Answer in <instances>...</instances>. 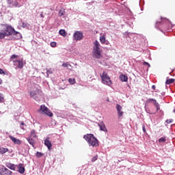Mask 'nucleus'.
<instances>
[{
    "label": "nucleus",
    "mask_w": 175,
    "mask_h": 175,
    "mask_svg": "<svg viewBox=\"0 0 175 175\" xmlns=\"http://www.w3.org/2000/svg\"><path fill=\"white\" fill-rule=\"evenodd\" d=\"M120 79L121 81H124V82L128 81V76H126L125 75H121L120 76Z\"/></svg>",
    "instance_id": "nucleus-21"
},
{
    "label": "nucleus",
    "mask_w": 175,
    "mask_h": 175,
    "mask_svg": "<svg viewBox=\"0 0 175 175\" xmlns=\"http://www.w3.org/2000/svg\"><path fill=\"white\" fill-rule=\"evenodd\" d=\"M96 161H98V155H96L92 159V162H95Z\"/></svg>",
    "instance_id": "nucleus-35"
},
{
    "label": "nucleus",
    "mask_w": 175,
    "mask_h": 175,
    "mask_svg": "<svg viewBox=\"0 0 175 175\" xmlns=\"http://www.w3.org/2000/svg\"><path fill=\"white\" fill-rule=\"evenodd\" d=\"M27 142L32 146V147H35V139H32V137H29L27 138Z\"/></svg>",
    "instance_id": "nucleus-17"
},
{
    "label": "nucleus",
    "mask_w": 175,
    "mask_h": 175,
    "mask_svg": "<svg viewBox=\"0 0 175 175\" xmlns=\"http://www.w3.org/2000/svg\"><path fill=\"white\" fill-rule=\"evenodd\" d=\"M36 157H37V158H42V157H43V153H42L40 152H37Z\"/></svg>",
    "instance_id": "nucleus-30"
},
{
    "label": "nucleus",
    "mask_w": 175,
    "mask_h": 175,
    "mask_svg": "<svg viewBox=\"0 0 175 175\" xmlns=\"http://www.w3.org/2000/svg\"><path fill=\"white\" fill-rule=\"evenodd\" d=\"M21 129H24V128H23V127H21Z\"/></svg>",
    "instance_id": "nucleus-44"
},
{
    "label": "nucleus",
    "mask_w": 175,
    "mask_h": 175,
    "mask_svg": "<svg viewBox=\"0 0 175 175\" xmlns=\"http://www.w3.org/2000/svg\"><path fill=\"white\" fill-rule=\"evenodd\" d=\"M39 111H42L43 114H46L48 117H53V116H54L53 112L50 111V109L44 105L40 106Z\"/></svg>",
    "instance_id": "nucleus-6"
},
{
    "label": "nucleus",
    "mask_w": 175,
    "mask_h": 175,
    "mask_svg": "<svg viewBox=\"0 0 175 175\" xmlns=\"http://www.w3.org/2000/svg\"><path fill=\"white\" fill-rule=\"evenodd\" d=\"M93 57L97 58V59H99L100 57H102V49H100V44L98 40H96L94 42V46H93Z\"/></svg>",
    "instance_id": "nucleus-3"
},
{
    "label": "nucleus",
    "mask_w": 175,
    "mask_h": 175,
    "mask_svg": "<svg viewBox=\"0 0 175 175\" xmlns=\"http://www.w3.org/2000/svg\"><path fill=\"white\" fill-rule=\"evenodd\" d=\"M68 81H69L70 84H75L76 83V79H75L70 78L68 79Z\"/></svg>",
    "instance_id": "nucleus-28"
},
{
    "label": "nucleus",
    "mask_w": 175,
    "mask_h": 175,
    "mask_svg": "<svg viewBox=\"0 0 175 175\" xmlns=\"http://www.w3.org/2000/svg\"><path fill=\"white\" fill-rule=\"evenodd\" d=\"M7 167L11 170H16V165L8 163L6 164Z\"/></svg>",
    "instance_id": "nucleus-19"
},
{
    "label": "nucleus",
    "mask_w": 175,
    "mask_h": 175,
    "mask_svg": "<svg viewBox=\"0 0 175 175\" xmlns=\"http://www.w3.org/2000/svg\"><path fill=\"white\" fill-rule=\"evenodd\" d=\"M10 139L12 140V142H13V143H14V144H21V140L13 136H10Z\"/></svg>",
    "instance_id": "nucleus-14"
},
{
    "label": "nucleus",
    "mask_w": 175,
    "mask_h": 175,
    "mask_svg": "<svg viewBox=\"0 0 175 175\" xmlns=\"http://www.w3.org/2000/svg\"><path fill=\"white\" fill-rule=\"evenodd\" d=\"M5 36H6L5 35V33H3V31H0V39H5Z\"/></svg>",
    "instance_id": "nucleus-27"
},
{
    "label": "nucleus",
    "mask_w": 175,
    "mask_h": 175,
    "mask_svg": "<svg viewBox=\"0 0 175 175\" xmlns=\"http://www.w3.org/2000/svg\"><path fill=\"white\" fill-rule=\"evenodd\" d=\"M100 42L102 44H105L106 43V38L103 36L100 37Z\"/></svg>",
    "instance_id": "nucleus-23"
},
{
    "label": "nucleus",
    "mask_w": 175,
    "mask_h": 175,
    "mask_svg": "<svg viewBox=\"0 0 175 175\" xmlns=\"http://www.w3.org/2000/svg\"><path fill=\"white\" fill-rule=\"evenodd\" d=\"M152 90H155V85H153L152 86Z\"/></svg>",
    "instance_id": "nucleus-41"
},
{
    "label": "nucleus",
    "mask_w": 175,
    "mask_h": 175,
    "mask_svg": "<svg viewBox=\"0 0 175 175\" xmlns=\"http://www.w3.org/2000/svg\"><path fill=\"white\" fill-rule=\"evenodd\" d=\"M40 16L42 17V18L44 17V16H43V14H40Z\"/></svg>",
    "instance_id": "nucleus-43"
},
{
    "label": "nucleus",
    "mask_w": 175,
    "mask_h": 175,
    "mask_svg": "<svg viewBox=\"0 0 175 175\" xmlns=\"http://www.w3.org/2000/svg\"><path fill=\"white\" fill-rule=\"evenodd\" d=\"M166 142V137H161L160 139H159V143H165Z\"/></svg>",
    "instance_id": "nucleus-26"
},
{
    "label": "nucleus",
    "mask_w": 175,
    "mask_h": 175,
    "mask_svg": "<svg viewBox=\"0 0 175 175\" xmlns=\"http://www.w3.org/2000/svg\"><path fill=\"white\" fill-rule=\"evenodd\" d=\"M62 66H63V68H67L69 70H72V65H70L69 62L63 63Z\"/></svg>",
    "instance_id": "nucleus-16"
},
{
    "label": "nucleus",
    "mask_w": 175,
    "mask_h": 175,
    "mask_svg": "<svg viewBox=\"0 0 175 175\" xmlns=\"http://www.w3.org/2000/svg\"><path fill=\"white\" fill-rule=\"evenodd\" d=\"M0 75H5V71H3V70L1 68H0Z\"/></svg>",
    "instance_id": "nucleus-38"
},
{
    "label": "nucleus",
    "mask_w": 175,
    "mask_h": 175,
    "mask_svg": "<svg viewBox=\"0 0 175 175\" xmlns=\"http://www.w3.org/2000/svg\"><path fill=\"white\" fill-rule=\"evenodd\" d=\"M59 35H61L62 36H66V31H65L64 29H60L59 31Z\"/></svg>",
    "instance_id": "nucleus-24"
},
{
    "label": "nucleus",
    "mask_w": 175,
    "mask_h": 175,
    "mask_svg": "<svg viewBox=\"0 0 175 175\" xmlns=\"http://www.w3.org/2000/svg\"><path fill=\"white\" fill-rule=\"evenodd\" d=\"M167 124H172L173 122V119H169L166 120Z\"/></svg>",
    "instance_id": "nucleus-36"
},
{
    "label": "nucleus",
    "mask_w": 175,
    "mask_h": 175,
    "mask_svg": "<svg viewBox=\"0 0 175 175\" xmlns=\"http://www.w3.org/2000/svg\"><path fill=\"white\" fill-rule=\"evenodd\" d=\"M40 92H42L41 90L36 89V90H33L30 92V96L35 99V98H38V94H40Z\"/></svg>",
    "instance_id": "nucleus-11"
},
{
    "label": "nucleus",
    "mask_w": 175,
    "mask_h": 175,
    "mask_svg": "<svg viewBox=\"0 0 175 175\" xmlns=\"http://www.w3.org/2000/svg\"><path fill=\"white\" fill-rule=\"evenodd\" d=\"M21 125H25L24 122H22L21 123Z\"/></svg>",
    "instance_id": "nucleus-42"
},
{
    "label": "nucleus",
    "mask_w": 175,
    "mask_h": 175,
    "mask_svg": "<svg viewBox=\"0 0 175 175\" xmlns=\"http://www.w3.org/2000/svg\"><path fill=\"white\" fill-rule=\"evenodd\" d=\"M21 129H24V128H23V127H21Z\"/></svg>",
    "instance_id": "nucleus-45"
},
{
    "label": "nucleus",
    "mask_w": 175,
    "mask_h": 175,
    "mask_svg": "<svg viewBox=\"0 0 175 175\" xmlns=\"http://www.w3.org/2000/svg\"><path fill=\"white\" fill-rule=\"evenodd\" d=\"M51 47H57V42H51L50 44Z\"/></svg>",
    "instance_id": "nucleus-34"
},
{
    "label": "nucleus",
    "mask_w": 175,
    "mask_h": 175,
    "mask_svg": "<svg viewBox=\"0 0 175 175\" xmlns=\"http://www.w3.org/2000/svg\"><path fill=\"white\" fill-rule=\"evenodd\" d=\"M18 172L21 173V174H24L25 173V167H24V164L20 163L18 165Z\"/></svg>",
    "instance_id": "nucleus-13"
},
{
    "label": "nucleus",
    "mask_w": 175,
    "mask_h": 175,
    "mask_svg": "<svg viewBox=\"0 0 175 175\" xmlns=\"http://www.w3.org/2000/svg\"><path fill=\"white\" fill-rule=\"evenodd\" d=\"M2 83H3V81H2V79L0 78V85L2 84Z\"/></svg>",
    "instance_id": "nucleus-40"
},
{
    "label": "nucleus",
    "mask_w": 175,
    "mask_h": 175,
    "mask_svg": "<svg viewBox=\"0 0 175 175\" xmlns=\"http://www.w3.org/2000/svg\"><path fill=\"white\" fill-rule=\"evenodd\" d=\"M175 79H167L165 81V84L170 85V84H173L174 83Z\"/></svg>",
    "instance_id": "nucleus-22"
},
{
    "label": "nucleus",
    "mask_w": 175,
    "mask_h": 175,
    "mask_svg": "<svg viewBox=\"0 0 175 175\" xmlns=\"http://www.w3.org/2000/svg\"><path fill=\"white\" fill-rule=\"evenodd\" d=\"M16 58H18V55H12L10 57L11 61H13V59H16Z\"/></svg>",
    "instance_id": "nucleus-32"
},
{
    "label": "nucleus",
    "mask_w": 175,
    "mask_h": 175,
    "mask_svg": "<svg viewBox=\"0 0 175 175\" xmlns=\"http://www.w3.org/2000/svg\"><path fill=\"white\" fill-rule=\"evenodd\" d=\"M144 64L145 65H148V66H150V64H148V63H147V62H145Z\"/></svg>",
    "instance_id": "nucleus-39"
},
{
    "label": "nucleus",
    "mask_w": 175,
    "mask_h": 175,
    "mask_svg": "<svg viewBox=\"0 0 175 175\" xmlns=\"http://www.w3.org/2000/svg\"><path fill=\"white\" fill-rule=\"evenodd\" d=\"M13 64L14 66H16V69H23L24 68V59H19L13 61Z\"/></svg>",
    "instance_id": "nucleus-7"
},
{
    "label": "nucleus",
    "mask_w": 175,
    "mask_h": 175,
    "mask_svg": "<svg viewBox=\"0 0 175 175\" xmlns=\"http://www.w3.org/2000/svg\"><path fill=\"white\" fill-rule=\"evenodd\" d=\"M6 152H9L8 148L0 147V154H6Z\"/></svg>",
    "instance_id": "nucleus-20"
},
{
    "label": "nucleus",
    "mask_w": 175,
    "mask_h": 175,
    "mask_svg": "<svg viewBox=\"0 0 175 175\" xmlns=\"http://www.w3.org/2000/svg\"><path fill=\"white\" fill-rule=\"evenodd\" d=\"M2 31L5 36H10L12 35H17L18 36V38H21V33H20V32H18L16 30H14V29L13 27H12V26H9L8 25H4Z\"/></svg>",
    "instance_id": "nucleus-2"
},
{
    "label": "nucleus",
    "mask_w": 175,
    "mask_h": 175,
    "mask_svg": "<svg viewBox=\"0 0 175 175\" xmlns=\"http://www.w3.org/2000/svg\"><path fill=\"white\" fill-rule=\"evenodd\" d=\"M12 171L9 170L8 168H2L0 172V175H11Z\"/></svg>",
    "instance_id": "nucleus-12"
},
{
    "label": "nucleus",
    "mask_w": 175,
    "mask_h": 175,
    "mask_svg": "<svg viewBox=\"0 0 175 175\" xmlns=\"http://www.w3.org/2000/svg\"><path fill=\"white\" fill-rule=\"evenodd\" d=\"M98 126L100 131H103V132H107V129H106V126L103 123L98 124Z\"/></svg>",
    "instance_id": "nucleus-18"
},
{
    "label": "nucleus",
    "mask_w": 175,
    "mask_h": 175,
    "mask_svg": "<svg viewBox=\"0 0 175 175\" xmlns=\"http://www.w3.org/2000/svg\"><path fill=\"white\" fill-rule=\"evenodd\" d=\"M29 137H36V132L35 131V130H32L31 131V135Z\"/></svg>",
    "instance_id": "nucleus-25"
},
{
    "label": "nucleus",
    "mask_w": 175,
    "mask_h": 175,
    "mask_svg": "<svg viewBox=\"0 0 175 175\" xmlns=\"http://www.w3.org/2000/svg\"><path fill=\"white\" fill-rule=\"evenodd\" d=\"M83 139L88 143L90 147H98L99 141L94 136L93 134H87L83 136Z\"/></svg>",
    "instance_id": "nucleus-1"
},
{
    "label": "nucleus",
    "mask_w": 175,
    "mask_h": 175,
    "mask_svg": "<svg viewBox=\"0 0 175 175\" xmlns=\"http://www.w3.org/2000/svg\"><path fill=\"white\" fill-rule=\"evenodd\" d=\"M84 38V36L83 34V32L77 31L75 32L73 35V39L74 40H76L77 42H79V40H83V38Z\"/></svg>",
    "instance_id": "nucleus-9"
},
{
    "label": "nucleus",
    "mask_w": 175,
    "mask_h": 175,
    "mask_svg": "<svg viewBox=\"0 0 175 175\" xmlns=\"http://www.w3.org/2000/svg\"><path fill=\"white\" fill-rule=\"evenodd\" d=\"M151 102H152L154 106H155L157 109L154 112H152V111L149 110V114H155V113H157V111H158L159 110V109H161V107H159V103H158V102H157V100H155L154 98L147 99V100L146 102V105H149V103H151Z\"/></svg>",
    "instance_id": "nucleus-4"
},
{
    "label": "nucleus",
    "mask_w": 175,
    "mask_h": 175,
    "mask_svg": "<svg viewBox=\"0 0 175 175\" xmlns=\"http://www.w3.org/2000/svg\"><path fill=\"white\" fill-rule=\"evenodd\" d=\"M142 131L144 133H146V132H147V131L146 130V126H144V124H143V126H142Z\"/></svg>",
    "instance_id": "nucleus-37"
},
{
    "label": "nucleus",
    "mask_w": 175,
    "mask_h": 175,
    "mask_svg": "<svg viewBox=\"0 0 175 175\" xmlns=\"http://www.w3.org/2000/svg\"><path fill=\"white\" fill-rule=\"evenodd\" d=\"M65 15V10H60L59 12V17H62V16H64Z\"/></svg>",
    "instance_id": "nucleus-31"
},
{
    "label": "nucleus",
    "mask_w": 175,
    "mask_h": 175,
    "mask_svg": "<svg viewBox=\"0 0 175 175\" xmlns=\"http://www.w3.org/2000/svg\"><path fill=\"white\" fill-rule=\"evenodd\" d=\"M44 145L48 148L49 150H51L53 145L51 144V142L49 140V138L44 141Z\"/></svg>",
    "instance_id": "nucleus-15"
},
{
    "label": "nucleus",
    "mask_w": 175,
    "mask_h": 175,
    "mask_svg": "<svg viewBox=\"0 0 175 175\" xmlns=\"http://www.w3.org/2000/svg\"><path fill=\"white\" fill-rule=\"evenodd\" d=\"M100 77L102 79L103 84L109 86L111 85V80L110 79V77L107 75L106 72H103V75H100Z\"/></svg>",
    "instance_id": "nucleus-5"
},
{
    "label": "nucleus",
    "mask_w": 175,
    "mask_h": 175,
    "mask_svg": "<svg viewBox=\"0 0 175 175\" xmlns=\"http://www.w3.org/2000/svg\"><path fill=\"white\" fill-rule=\"evenodd\" d=\"M5 99L3 98V94H0V103H3Z\"/></svg>",
    "instance_id": "nucleus-33"
},
{
    "label": "nucleus",
    "mask_w": 175,
    "mask_h": 175,
    "mask_svg": "<svg viewBox=\"0 0 175 175\" xmlns=\"http://www.w3.org/2000/svg\"><path fill=\"white\" fill-rule=\"evenodd\" d=\"M116 110L118 111V116L120 118L122 117L124 115V111H122V107L120 104L116 105Z\"/></svg>",
    "instance_id": "nucleus-10"
},
{
    "label": "nucleus",
    "mask_w": 175,
    "mask_h": 175,
    "mask_svg": "<svg viewBox=\"0 0 175 175\" xmlns=\"http://www.w3.org/2000/svg\"><path fill=\"white\" fill-rule=\"evenodd\" d=\"M22 27H23V28H27V27H29V24H28V23L23 22L22 23Z\"/></svg>",
    "instance_id": "nucleus-29"
},
{
    "label": "nucleus",
    "mask_w": 175,
    "mask_h": 175,
    "mask_svg": "<svg viewBox=\"0 0 175 175\" xmlns=\"http://www.w3.org/2000/svg\"><path fill=\"white\" fill-rule=\"evenodd\" d=\"M9 8H21L20 3L17 0H7Z\"/></svg>",
    "instance_id": "nucleus-8"
}]
</instances>
